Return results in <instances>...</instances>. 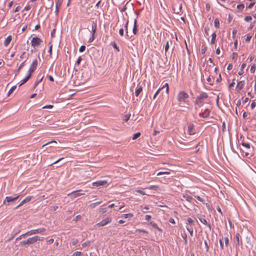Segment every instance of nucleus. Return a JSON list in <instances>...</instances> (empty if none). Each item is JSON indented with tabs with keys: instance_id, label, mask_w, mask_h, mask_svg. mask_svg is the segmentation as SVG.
Instances as JSON below:
<instances>
[{
	"instance_id": "64",
	"label": "nucleus",
	"mask_w": 256,
	"mask_h": 256,
	"mask_svg": "<svg viewBox=\"0 0 256 256\" xmlns=\"http://www.w3.org/2000/svg\"><path fill=\"white\" fill-rule=\"evenodd\" d=\"M256 103L255 102H253L251 104V105H250V107H251L252 109H254L256 107Z\"/></svg>"
},
{
	"instance_id": "26",
	"label": "nucleus",
	"mask_w": 256,
	"mask_h": 256,
	"mask_svg": "<svg viewBox=\"0 0 256 256\" xmlns=\"http://www.w3.org/2000/svg\"><path fill=\"white\" fill-rule=\"evenodd\" d=\"M214 26L216 28H219L220 27V22L218 18H216L214 22Z\"/></svg>"
},
{
	"instance_id": "16",
	"label": "nucleus",
	"mask_w": 256,
	"mask_h": 256,
	"mask_svg": "<svg viewBox=\"0 0 256 256\" xmlns=\"http://www.w3.org/2000/svg\"><path fill=\"white\" fill-rule=\"evenodd\" d=\"M12 37L11 36H8L4 40V44L6 46H7L10 42L12 41Z\"/></svg>"
},
{
	"instance_id": "4",
	"label": "nucleus",
	"mask_w": 256,
	"mask_h": 256,
	"mask_svg": "<svg viewBox=\"0 0 256 256\" xmlns=\"http://www.w3.org/2000/svg\"><path fill=\"white\" fill-rule=\"evenodd\" d=\"M112 220V218H106L103 220H102L100 222L96 224L95 226H94V227L96 228H98V227H100V226H104L106 224H108L110 223Z\"/></svg>"
},
{
	"instance_id": "22",
	"label": "nucleus",
	"mask_w": 256,
	"mask_h": 256,
	"mask_svg": "<svg viewBox=\"0 0 256 256\" xmlns=\"http://www.w3.org/2000/svg\"><path fill=\"white\" fill-rule=\"evenodd\" d=\"M102 202V201L98 202H94L90 204L89 207L90 208H94L96 207L97 206L100 204Z\"/></svg>"
},
{
	"instance_id": "37",
	"label": "nucleus",
	"mask_w": 256,
	"mask_h": 256,
	"mask_svg": "<svg viewBox=\"0 0 256 256\" xmlns=\"http://www.w3.org/2000/svg\"><path fill=\"white\" fill-rule=\"evenodd\" d=\"M186 230L189 232L190 236H193V230H192V228H190L189 227L187 226L186 227Z\"/></svg>"
},
{
	"instance_id": "47",
	"label": "nucleus",
	"mask_w": 256,
	"mask_h": 256,
	"mask_svg": "<svg viewBox=\"0 0 256 256\" xmlns=\"http://www.w3.org/2000/svg\"><path fill=\"white\" fill-rule=\"evenodd\" d=\"M136 192H137L141 194L142 195H145V194H146L145 192L144 191L142 190H136Z\"/></svg>"
},
{
	"instance_id": "23",
	"label": "nucleus",
	"mask_w": 256,
	"mask_h": 256,
	"mask_svg": "<svg viewBox=\"0 0 256 256\" xmlns=\"http://www.w3.org/2000/svg\"><path fill=\"white\" fill-rule=\"evenodd\" d=\"M133 33L134 34H136L138 32L137 25H136V19L134 22V27L132 30Z\"/></svg>"
},
{
	"instance_id": "18",
	"label": "nucleus",
	"mask_w": 256,
	"mask_h": 256,
	"mask_svg": "<svg viewBox=\"0 0 256 256\" xmlns=\"http://www.w3.org/2000/svg\"><path fill=\"white\" fill-rule=\"evenodd\" d=\"M31 76L32 75L30 74H28V76L22 80V82L19 84V86H20L23 84L27 82L28 80L30 78Z\"/></svg>"
},
{
	"instance_id": "62",
	"label": "nucleus",
	"mask_w": 256,
	"mask_h": 256,
	"mask_svg": "<svg viewBox=\"0 0 256 256\" xmlns=\"http://www.w3.org/2000/svg\"><path fill=\"white\" fill-rule=\"evenodd\" d=\"M251 38H252V36L250 35H247L246 39V42H250Z\"/></svg>"
},
{
	"instance_id": "43",
	"label": "nucleus",
	"mask_w": 256,
	"mask_h": 256,
	"mask_svg": "<svg viewBox=\"0 0 256 256\" xmlns=\"http://www.w3.org/2000/svg\"><path fill=\"white\" fill-rule=\"evenodd\" d=\"M158 188V186H150L148 188L149 189L152 190H156Z\"/></svg>"
},
{
	"instance_id": "1",
	"label": "nucleus",
	"mask_w": 256,
	"mask_h": 256,
	"mask_svg": "<svg viewBox=\"0 0 256 256\" xmlns=\"http://www.w3.org/2000/svg\"><path fill=\"white\" fill-rule=\"evenodd\" d=\"M188 94L185 92H180L177 96V100L178 102V105L180 106H182V104L187 102V100L188 98Z\"/></svg>"
},
{
	"instance_id": "38",
	"label": "nucleus",
	"mask_w": 256,
	"mask_h": 256,
	"mask_svg": "<svg viewBox=\"0 0 256 256\" xmlns=\"http://www.w3.org/2000/svg\"><path fill=\"white\" fill-rule=\"evenodd\" d=\"M204 246L206 248V252H208L209 250V246H208V244L206 240L204 241Z\"/></svg>"
},
{
	"instance_id": "44",
	"label": "nucleus",
	"mask_w": 256,
	"mask_h": 256,
	"mask_svg": "<svg viewBox=\"0 0 256 256\" xmlns=\"http://www.w3.org/2000/svg\"><path fill=\"white\" fill-rule=\"evenodd\" d=\"M82 254L80 252H74L72 256H80Z\"/></svg>"
},
{
	"instance_id": "2",
	"label": "nucleus",
	"mask_w": 256,
	"mask_h": 256,
	"mask_svg": "<svg viewBox=\"0 0 256 256\" xmlns=\"http://www.w3.org/2000/svg\"><path fill=\"white\" fill-rule=\"evenodd\" d=\"M44 238L39 237L38 236H35L34 237L30 238L26 240H23L20 242V245H29L33 244L36 242L38 240H42Z\"/></svg>"
},
{
	"instance_id": "54",
	"label": "nucleus",
	"mask_w": 256,
	"mask_h": 256,
	"mask_svg": "<svg viewBox=\"0 0 256 256\" xmlns=\"http://www.w3.org/2000/svg\"><path fill=\"white\" fill-rule=\"evenodd\" d=\"M242 145L248 148H250V144H249L243 142Z\"/></svg>"
},
{
	"instance_id": "36",
	"label": "nucleus",
	"mask_w": 256,
	"mask_h": 256,
	"mask_svg": "<svg viewBox=\"0 0 256 256\" xmlns=\"http://www.w3.org/2000/svg\"><path fill=\"white\" fill-rule=\"evenodd\" d=\"M130 114L125 115L124 116V120L126 122L130 118Z\"/></svg>"
},
{
	"instance_id": "12",
	"label": "nucleus",
	"mask_w": 256,
	"mask_h": 256,
	"mask_svg": "<svg viewBox=\"0 0 256 256\" xmlns=\"http://www.w3.org/2000/svg\"><path fill=\"white\" fill-rule=\"evenodd\" d=\"M244 84L245 82L244 81L239 82L238 83L237 86H236V90L238 92H240L244 88Z\"/></svg>"
},
{
	"instance_id": "28",
	"label": "nucleus",
	"mask_w": 256,
	"mask_h": 256,
	"mask_svg": "<svg viewBox=\"0 0 256 256\" xmlns=\"http://www.w3.org/2000/svg\"><path fill=\"white\" fill-rule=\"evenodd\" d=\"M16 86H14L12 87V88L8 92V96H9L12 93L14 90H16Z\"/></svg>"
},
{
	"instance_id": "45",
	"label": "nucleus",
	"mask_w": 256,
	"mask_h": 256,
	"mask_svg": "<svg viewBox=\"0 0 256 256\" xmlns=\"http://www.w3.org/2000/svg\"><path fill=\"white\" fill-rule=\"evenodd\" d=\"M210 30V28L208 26H206L205 28V33L207 36L209 35V30Z\"/></svg>"
},
{
	"instance_id": "63",
	"label": "nucleus",
	"mask_w": 256,
	"mask_h": 256,
	"mask_svg": "<svg viewBox=\"0 0 256 256\" xmlns=\"http://www.w3.org/2000/svg\"><path fill=\"white\" fill-rule=\"evenodd\" d=\"M206 50V48L205 46H202V54H204Z\"/></svg>"
},
{
	"instance_id": "24",
	"label": "nucleus",
	"mask_w": 256,
	"mask_h": 256,
	"mask_svg": "<svg viewBox=\"0 0 256 256\" xmlns=\"http://www.w3.org/2000/svg\"><path fill=\"white\" fill-rule=\"evenodd\" d=\"M212 39H211V41H210V43L213 44L215 43V41H216V32H214L212 35Z\"/></svg>"
},
{
	"instance_id": "19",
	"label": "nucleus",
	"mask_w": 256,
	"mask_h": 256,
	"mask_svg": "<svg viewBox=\"0 0 256 256\" xmlns=\"http://www.w3.org/2000/svg\"><path fill=\"white\" fill-rule=\"evenodd\" d=\"M200 220L201 222L203 224L206 225L208 228L210 230L211 229V226H210V225L208 224L207 222V221L204 218H200Z\"/></svg>"
},
{
	"instance_id": "29",
	"label": "nucleus",
	"mask_w": 256,
	"mask_h": 256,
	"mask_svg": "<svg viewBox=\"0 0 256 256\" xmlns=\"http://www.w3.org/2000/svg\"><path fill=\"white\" fill-rule=\"evenodd\" d=\"M24 62H22L20 66H19L18 69L17 70L16 72V75L18 74L19 73L20 71V70L24 66Z\"/></svg>"
},
{
	"instance_id": "55",
	"label": "nucleus",
	"mask_w": 256,
	"mask_h": 256,
	"mask_svg": "<svg viewBox=\"0 0 256 256\" xmlns=\"http://www.w3.org/2000/svg\"><path fill=\"white\" fill-rule=\"evenodd\" d=\"M48 53L50 54V56L52 57V45H50V48L48 50Z\"/></svg>"
},
{
	"instance_id": "59",
	"label": "nucleus",
	"mask_w": 256,
	"mask_h": 256,
	"mask_svg": "<svg viewBox=\"0 0 256 256\" xmlns=\"http://www.w3.org/2000/svg\"><path fill=\"white\" fill-rule=\"evenodd\" d=\"M53 108V106L52 105H46L42 107V108Z\"/></svg>"
},
{
	"instance_id": "7",
	"label": "nucleus",
	"mask_w": 256,
	"mask_h": 256,
	"mask_svg": "<svg viewBox=\"0 0 256 256\" xmlns=\"http://www.w3.org/2000/svg\"><path fill=\"white\" fill-rule=\"evenodd\" d=\"M108 184V182L106 180H98L96 182H94L92 184V185L94 186H107Z\"/></svg>"
},
{
	"instance_id": "5",
	"label": "nucleus",
	"mask_w": 256,
	"mask_h": 256,
	"mask_svg": "<svg viewBox=\"0 0 256 256\" xmlns=\"http://www.w3.org/2000/svg\"><path fill=\"white\" fill-rule=\"evenodd\" d=\"M46 230V229L44 228H41L36 230H32L30 231L26 232V234H28V236H30L32 234H40Z\"/></svg>"
},
{
	"instance_id": "49",
	"label": "nucleus",
	"mask_w": 256,
	"mask_h": 256,
	"mask_svg": "<svg viewBox=\"0 0 256 256\" xmlns=\"http://www.w3.org/2000/svg\"><path fill=\"white\" fill-rule=\"evenodd\" d=\"M108 208H102L100 209V212L102 214H104L105 212H106L108 210H107Z\"/></svg>"
},
{
	"instance_id": "14",
	"label": "nucleus",
	"mask_w": 256,
	"mask_h": 256,
	"mask_svg": "<svg viewBox=\"0 0 256 256\" xmlns=\"http://www.w3.org/2000/svg\"><path fill=\"white\" fill-rule=\"evenodd\" d=\"M194 127L193 124H190L188 125V131L190 134L192 135L195 134Z\"/></svg>"
},
{
	"instance_id": "39",
	"label": "nucleus",
	"mask_w": 256,
	"mask_h": 256,
	"mask_svg": "<svg viewBox=\"0 0 256 256\" xmlns=\"http://www.w3.org/2000/svg\"><path fill=\"white\" fill-rule=\"evenodd\" d=\"M42 78H43V76L39 80H36L35 82V84H34V88H36L38 86V84L42 81Z\"/></svg>"
},
{
	"instance_id": "31",
	"label": "nucleus",
	"mask_w": 256,
	"mask_h": 256,
	"mask_svg": "<svg viewBox=\"0 0 256 256\" xmlns=\"http://www.w3.org/2000/svg\"><path fill=\"white\" fill-rule=\"evenodd\" d=\"M90 244H91V242L90 241H87V242L82 244V247L89 246L90 245Z\"/></svg>"
},
{
	"instance_id": "13",
	"label": "nucleus",
	"mask_w": 256,
	"mask_h": 256,
	"mask_svg": "<svg viewBox=\"0 0 256 256\" xmlns=\"http://www.w3.org/2000/svg\"><path fill=\"white\" fill-rule=\"evenodd\" d=\"M181 9H182L181 5L178 6L177 4H174L173 6V10H174V12L176 14H179L181 11Z\"/></svg>"
},
{
	"instance_id": "35",
	"label": "nucleus",
	"mask_w": 256,
	"mask_h": 256,
	"mask_svg": "<svg viewBox=\"0 0 256 256\" xmlns=\"http://www.w3.org/2000/svg\"><path fill=\"white\" fill-rule=\"evenodd\" d=\"M140 136V132H137V133L135 134H134V136H133L132 140H136V139L137 138H138Z\"/></svg>"
},
{
	"instance_id": "41",
	"label": "nucleus",
	"mask_w": 256,
	"mask_h": 256,
	"mask_svg": "<svg viewBox=\"0 0 256 256\" xmlns=\"http://www.w3.org/2000/svg\"><path fill=\"white\" fill-rule=\"evenodd\" d=\"M166 88V92L167 94L168 93V90H169V88H168V83H166L164 86L162 88Z\"/></svg>"
},
{
	"instance_id": "8",
	"label": "nucleus",
	"mask_w": 256,
	"mask_h": 256,
	"mask_svg": "<svg viewBox=\"0 0 256 256\" xmlns=\"http://www.w3.org/2000/svg\"><path fill=\"white\" fill-rule=\"evenodd\" d=\"M82 191V190H78L76 191H74L68 194V196L72 195V198L74 199L76 198L78 196H83L84 194V193H80V192Z\"/></svg>"
},
{
	"instance_id": "10",
	"label": "nucleus",
	"mask_w": 256,
	"mask_h": 256,
	"mask_svg": "<svg viewBox=\"0 0 256 256\" xmlns=\"http://www.w3.org/2000/svg\"><path fill=\"white\" fill-rule=\"evenodd\" d=\"M19 196H16L14 198H12V196H6L5 198L4 203L5 204L6 202L8 203V205H9L10 202H15L16 200H17Z\"/></svg>"
},
{
	"instance_id": "6",
	"label": "nucleus",
	"mask_w": 256,
	"mask_h": 256,
	"mask_svg": "<svg viewBox=\"0 0 256 256\" xmlns=\"http://www.w3.org/2000/svg\"><path fill=\"white\" fill-rule=\"evenodd\" d=\"M38 66V61L36 59H35L32 62L30 65V68L28 70V73L32 75V74L36 70Z\"/></svg>"
},
{
	"instance_id": "17",
	"label": "nucleus",
	"mask_w": 256,
	"mask_h": 256,
	"mask_svg": "<svg viewBox=\"0 0 256 256\" xmlns=\"http://www.w3.org/2000/svg\"><path fill=\"white\" fill-rule=\"evenodd\" d=\"M46 118V117L44 118H40V120H36L34 122V125L35 126H40V123L44 122V120Z\"/></svg>"
},
{
	"instance_id": "52",
	"label": "nucleus",
	"mask_w": 256,
	"mask_h": 256,
	"mask_svg": "<svg viewBox=\"0 0 256 256\" xmlns=\"http://www.w3.org/2000/svg\"><path fill=\"white\" fill-rule=\"evenodd\" d=\"M52 143H56V142L55 140H52V141L49 142H47V143L45 144H44V145L42 146V148H44V147L45 146H46V145H48V144H52Z\"/></svg>"
},
{
	"instance_id": "50",
	"label": "nucleus",
	"mask_w": 256,
	"mask_h": 256,
	"mask_svg": "<svg viewBox=\"0 0 256 256\" xmlns=\"http://www.w3.org/2000/svg\"><path fill=\"white\" fill-rule=\"evenodd\" d=\"M240 234L238 233H237L236 234V241L238 244L240 243Z\"/></svg>"
},
{
	"instance_id": "53",
	"label": "nucleus",
	"mask_w": 256,
	"mask_h": 256,
	"mask_svg": "<svg viewBox=\"0 0 256 256\" xmlns=\"http://www.w3.org/2000/svg\"><path fill=\"white\" fill-rule=\"evenodd\" d=\"M252 18L251 16H246L244 18V20L246 22H248L250 20H252Z\"/></svg>"
},
{
	"instance_id": "60",
	"label": "nucleus",
	"mask_w": 256,
	"mask_h": 256,
	"mask_svg": "<svg viewBox=\"0 0 256 256\" xmlns=\"http://www.w3.org/2000/svg\"><path fill=\"white\" fill-rule=\"evenodd\" d=\"M255 70H256V67H255V66H254V65L252 66H251V68H250V70L251 72H252V73L254 72Z\"/></svg>"
},
{
	"instance_id": "30",
	"label": "nucleus",
	"mask_w": 256,
	"mask_h": 256,
	"mask_svg": "<svg viewBox=\"0 0 256 256\" xmlns=\"http://www.w3.org/2000/svg\"><path fill=\"white\" fill-rule=\"evenodd\" d=\"M150 224L152 226V227L158 229V230L160 232L162 231V230L158 227V225L156 223L154 222H151Z\"/></svg>"
},
{
	"instance_id": "21",
	"label": "nucleus",
	"mask_w": 256,
	"mask_h": 256,
	"mask_svg": "<svg viewBox=\"0 0 256 256\" xmlns=\"http://www.w3.org/2000/svg\"><path fill=\"white\" fill-rule=\"evenodd\" d=\"M142 87L141 86H138V88L135 92V95L136 96H138L142 92Z\"/></svg>"
},
{
	"instance_id": "25",
	"label": "nucleus",
	"mask_w": 256,
	"mask_h": 256,
	"mask_svg": "<svg viewBox=\"0 0 256 256\" xmlns=\"http://www.w3.org/2000/svg\"><path fill=\"white\" fill-rule=\"evenodd\" d=\"M33 197L32 196H27L25 199H24L22 201V204H26V202H29L30 201V200H32V198Z\"/></svg>"
},
{
	"instance_id": "15",
	"label": "nucleus",
	"mask_w": 256,
	"mask_h": 256,
	"mask_svg": "<svg viewBox=\"0 0 256 256\" xmlns=\"http://www.w3.org/2000/svg\"><path fill=\"white\" fill-rule=\"evenodd\" d=\"M210 111L208 109L205 110L204 112L200 113L199 116L202 118H207L209 116Z\"/></svg>"
},
{
	"instance_id": "48",
	"label": "nucleus",
	"mask_w": 256,
	"mask_h": 256,
	"mask_svg": "<svg viewBox=\"0 0 256 256\" xmlns=\"http://www.w3.org/2000/svg\"><path fill=\"white\" fill-rule=\"evenodd\" d=\"M226 246H228V237H225L224 238Z\"/></svg>"
},
{
	"instance_id": "3",
	"label": "nucleus",
	"mask_w": 256,
	"mask_h": 256,
	"mask_svg": "<svg viewBox=\"0 0 256 256\" xmlns=\"http://www.w3.org/2000/svg\"><path fill=\"white\" fill-rule=\"evenodd\" d=\"M208 96L206 92H202L196 98L195 102V104L198 105L199 107L202 106L204 100L207 98Z\"/></svg>"
},
{
	"instance_id": "34",
	"label": "nucleus",
	"mask_w": 256,
	"mask_h": 256,
	"mask_svg": "<svg viewBox=\"0 0 256 256\" xmlns=\"http://www.w3.org/2000/svg\"><path fill=\"white\" fill-rule=\"evenodd\" d=\"M86 80H83L82 82L77 81L76 80L75 81L74 84L76 85H80L82 84H84L86 82Z\"/></svg>"
},
{
	"instance_id": "11",
	"label": "nucleus",
	"mask_w": 256,
	"mask_h": 256,
	"mask_svg": "<svg viewBox=\"0 0 256 256\" xmlns=\"http://www.w3.org/2000/svg\"><path fill=\"white\" fill-rule=\"evenodd\" d=\"M97 29V24L96 22L92 21V35H96Z\"/></svg>"
},
{
	"instance_id": "46",
	"label": "nucleus",
	"mask_w": 256,
	"mask_h": 256,
	"mask_svg": "<svg viewBox=\"0 0 256 256\" xmlns=\"http://www.w3.org/2000/svg\"><path fill=\"white\" fill-rule=\"evenodd\" d=\"M237 8H238L242 10L244 8V4H240L238 5Z\"/></svg>"
},
{
	"instance_id": "58",
	"label": "nucleus",
	"mask_w": 256,
	"mask_h": 256,
	"mask_svg": "<svg viewBox=\"0 0 256 256\" xmlns=\"http://www.w3.org/2000/svg\"><path fill=\"white\" fill-rule=\"evenodd\" d=\"M184 240V243L186 244L187 243V236L186 234L182 236Z\"/></svg>"
},
{
	"instance_id": "61",
	"label": "nucleus",
	"mask_w": 256,
	"mask_h": 256,
	"mask_svg": "<svg viewBox=\"0 0 256 256\" xmlns=\"http://www.w3.org/2000/svg\"><path fill=\"white\" fill-rule=\"evenodd\" d=\"M161 89H162V88H159V89H158V90L155 93V94H154V97H153V98H154H154H156V96L159 94V92H160V90H161Z\"/></svg>"
},
{
	"instance_id": "51",
	"label": "nucleus",
	"mask_w": 256,
	"mask_h": 256,
	"mask_svg": "<svg viewBox=\"0 0 256 256\" xmlns=\"http://www.w3.org/2000/svg\"><path fill=\"white\" fill-rule=\"evenodd\" d=\"M58 208V206H52L50 208V210L52 211H55Z\"/></svg>"
},
{
	"instance_id": "56",
	"label": "nucleus",
	"mask_w": 256,
	"mask_h": 256,
	"mask_svg": "<svg viewBox=\"0 0 256 256\" xmlns=\"http://www.w3.org/2000/svg\"><path fill=\"white\" fill-rule=\"evenodd\" d=\"M96 38V35H92V37L89 39L88 42H92Z\"/></svg>"
},
{
	"instance_id": "57",
	"label": "nucleus",
	"mask_w": 256,
	"mask_h": 256,
	"mask_svg": "<svg viewBox=\"0 0 256 256\" xmlns=\"http://www.w3.org/2000/svg\"><path fill=\"white\" fill-rule=\"evenodd\" d=\"M195 198L199 201L201 202H204V200L202 199V198H201L200 196H195Z\"/></svg>"
},
{
	"instance_id": "20",
	"label": "nucleus",
	"mask_w": 256,
	"mask_h": 256,
	"mask_svg": "<svg viewBox=\"0 0 256 256\" xmlns=\"http://www.w3.org/2000/svg\"><path fill=\"white\" fill-rule=\"evenodd\" d=\"M183 198H184L187 201L189 202H191L192 200H193L192 196L188 194H184Z\"/></svg>"
},
{
	"instance_id": "32",
	"label": "nucleus",
	"mask_w": 256,
	"mask_h": 256,
	"mask_svg": "<svg viewBox=\"0 0 256 256\" xmlns=\"http://www.w3.org/2000/svg\"><path fill=\"white\" fill-rule=\"evenodd\" d=\"M170 174V172L168 171L166 172H160L157 174V176H160L162 174Z\"/></svg>"
},
{
	"instance_id": "40",
	"label": "nucleus",
	"mask_w": 256,
	"mask_h": 256,
	"mask_svg": "<svg viewBox=\"0 0 256 256\" xmlns=\"http://www.w3.org/2000/svg\"><path fill=\"white\" fill-rule=\"evenodd\" d=\"M206 80L208 84H212V82H213V78H212L209 76L208 78H207Z\"/></svg>"
},
{
	"instance_id": "27",
	"label": "nucleus",
	"mask_w": 256,
	"mask_h": 256,
	"mask_svg": "<svg viewBox=\"0 0 256 256\" xmlns=\"http://www.w3.org/2000/svg\"><path fill=\"white\" fill-rule=\"evenodd\" d=\"M134 216V214H132L130 213V214H124L122 216V218H132Z\"/></svg>"
},
{
	"instance_id": "9",
	"label": "nucleus",
	"mask_w": 256,
	"mask_h": 256,
	"mask_svg": "<svg viewBox=\"0 0 256 256\" xmlns=\"http://www.w3.org/2000/svg\"><path fill=\"white\" fill-rule=\"evenodd\" d=\"M41 40L38 37L33 38L31 41V44L33 46H39L41 42Z\"/></svg>"
},
{
	"instance_id": "33",
	"label": "nucleus",
	"mask_w": 256,
	"mask_h": 256,
	"mask_svg": "<svg viewBox=\"0 0 256 256\" xmlns=\"http://www.w3.org/2000/svg\"><path fill=\"white\" fill-rule=\"evenodd\" d=\"M63 0H57V2H56V7H60L62 3Z\"/></svg>"
},
{
	"instance_id": "42",
	"label": "nucleus",
	"mask_w": 256,
	"mask_h": 256,
	"mask_svg": "<svg viewBox=\"0 0 256 256\" xmlns=\"http://www.w3.org/2000/svg\"><path fill=\"white\" fill-rule=\"evenodd\" d=\"M86 46H82L80 48V49H79V51L80 52H83L85 50H86Z\"/></svg>"
}]
</instances>
